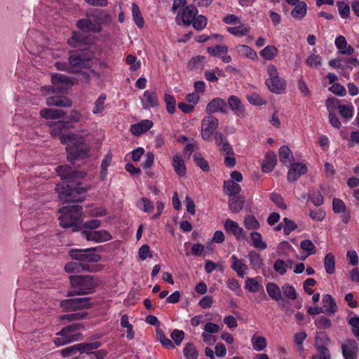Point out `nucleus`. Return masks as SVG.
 <instances>
[{
  "mask_svg": "<svg viewBox=\"0 0 359 359\" xmlns=\"http://www.w3.org/2000/svg\"><path fill=\"white\" fill-rule=\"evenodd\" d=\"M306 64L310 67H317L322 64V57L319 55L311 54L306 60Z\"/></svg>",
  "mask_w": 359,
  "mask_h": 359,
  "instance_id": "052dcab7",
  "label": "nucleus"
},
{
  "mask_svg": "<svg viewBox=\"0 0 359 359\" xmlns=\"http://www.w3.org/2000/svg\"><path fill=\"white\" fill-rule=\"evenodd\" d=\"M237 52L243 56L255 60L257 57V53L247 45H238L236 46Z\"/></svg>",
  "mask_w": 359,
  "mask_h": 359,
  "instance_id": "79ce46f5",
  "label": "nucleus"
},
{
  "mask_svg": "<svg viewBox=\"0 0 359 359\" xmlns=\"http://www.w3.org/2000/svg\"><path fill=\"white\" fill-rule=\"evenodd\" d=\"M323 308L325 313H334L337 311V306L334 299L330 294H324L323 297Z\"/></svg>",
  "mask_w": 359,
  "mask_h": 359,
  "instance_id": "f704fd0d",
  "label": "nucleus"
},
{
  "mask_svg": "<svg viewBox=\"0 0 359 359\" xmlns=\"http://www.w3.org/2000/svg\"><path fill=\"white\" fill-rule=\"evenodd\" d=\"M65 125L62 122L57 123L50 132L51 135L60 136L61 142L66 145L67 157H83L89 151L88 144L86 143L83 137L77 135H62L61 130Z\"/></svg>",
  "mask_w": 359,
  "mask_h": 359,
  "instance_id": "f03ea898",
  "label": "nucleus"
},
{
  "mask_svg": "<svg viewBox=\"0 0 359 359\" xmlns=\"http://www.w3.org/2000/svg\"><path fill=\"white\" fill-rule=\"evenodd\" d=\"M198 13V10L194 6L190 5L187 6L182 11V19L183 22L189 25L191 24Z\"/></svg>",
  "mask_w": 359,
  "mask_h": 359,
  "instance_id": "473e14b6",
  "label": "nucleus"
},
{
  "mask_svg": "<svg viewBox=\"0 0 359 359\" xmlns=\"http://www.w3.org/2000/svg\"><path fill=\"white\" fill-rule=\"evenodd\" d=\"M153 126V122L148 119H144L140 122L133 124L130 126L131 133L136 136H139L147 132Z\"/></svg>",
  "mask_w": 359,
  "mask_h": 359,
  "instance_id": "a878e982",
  "label": "nucleus"
},
{
  "mask_svg": "<svg viewBox=\"0 0 359 359\" xmlns=\"http://www.w3.org/2000/svg\"><path fill=\"white\" fill-rule=\"evenodd\" d=\"M324 267L328 274H333L335 271V258L332 253L328 252L324 258Z\"/></svg>",
  "mask_w": 359,
  "mask_h": 359,
  "instance_id": "a19ab883",
  "label": "nucleus"
},
{
  "mask_svg": "<svg viewBox=\"0 0 359 359\" xmlns=\"http://www.w3.org/2000/svg\"><path fill=\"white\" fill-rule=\"evenodd\" d=\"M293 18L301 20L306 15L307 5L304 1L293 0Z\"/></svg>",
  "mask_w": 359,
  "mask_h": 359,
  "instance_id": "c756f323",
  "label": "nucleus"
},
{
  "mask_svg": "<svg viewBox=\"0 0 359 359\" xmlns=\"http://www.w3.org/2000/svg\"><path fill=\"white\" fill-rule=\"evenodd\" d=\"M276 164L277 158H265L262 164V170L264 172H270Z\"/></svg>",
  "mask_w": 359,
  "mask_h": 359,
  "instance_id": "13d9d810",
  "label": "nucleus"
},
{
  "mask_svg": "<svg viewBox=\"0 0 359 359\" xmlns=\"http://www.w3.org/2000/svg\"><path fill=\"white\" fill-rule=\"evenodd\" d=\"M82 234L86 240L96 243L108 241L112 238L110 233L106 230L83 231Z\"/></svg>",
  "mask_w": 359,
  "mask_h": 359,
  "instance_id": "dca6fc26",
  "label": "nucleus"
},
{
  "mask_svg": "<svg viewBox=\"0 0 359 359\" xmlns=\"http://www.w3.org/2000/svg\"><path fill=\"white\" fill-rule=\"evenodd\" d=\"M332 210L336 214H341V220L346 224L351 221V212L346 207L345 203L340 198H334L332 199Z\"/></svg>",
  "mask_w": 359,
  "mask_h": 359,
  "instance_id": "4468645a",
  "label": "nucleus"
},
{
  "mask_svg": "<svg viewBox=\"0 0 359 359\" xmlns=\"http://www.w3.org/2000/svg\"><path fill=\"white\" fill-rule=\"evenodd\" d=\"M244 226L248 230H257L260 225L259 221L254 215H248L244 218Z\"/></svg>",
  "mask_w": 359,
  "mask_h": 359,
  "instance_id": "49530a36",
  "label": "nucleus"
},
{
  "mask_svg": "<svg viewBox=\"0 0 359 359\" xmlns=\"http://www.w3.org/2000/svg\"><path fill=\"white\" fill-rule=\"evenodd\" d=\"M65 271L68 273H80L83 271L81 270V266L78 262H67L65 266Z\"/></svg>",
  "mask_w": 359,
  "mask_h": 359,
  "instance_id": "69168bd1",
  "label": "nucleus"
},
{
  "mask_svg": "<svg viewBox=\"0 0 359 359\" xmlns=\"http://www.w3.org/2000/svg\"><path fill=\"white\" fill-rule=\"evenodd\" d=\"M56 171L62 180L55 186L59 199L63 203L83 201L90 189V187L81 186V180L85 178L86 173L66 165L57 166Z\"/></svg>",
  "mask_w": 359,
  "mask_h": 359,
  "instance_id": "f257e3e1",
  "label": "nucleus"
},
{
  "mask_svg": "<svg viewBox=\"0 0 359 359\" xmlns=\"http://www.w3.org/2000/svg\"><path fill=\"white\" fill-rule=\"evenodd\" d=\"M40 115L45 119H57L64 115V111L60 109L45 108L40 111Z\"/></svg>",
  "mask_w": 359,
  "mask_h": 359,
  "instance_id": "c9c22d12",
  "label": "nucleus"
},
{
  "mask_svg": "<svg viewBox=\"0 0 359 359\" xmlns=\"http://www.w3.org/2000/svg\"><path fill=\"white\" fill-rule=\"evenodd\" d=\"M136 206L142 211L147 213L151 212L154 209V203L146 197H142L137 203Z\"/></svg>",
  "mask_w": 359,
  "mask_h": 359,
  "instance_id": "ea45409f",
  "label": "nucleus"
},
{
  "mask_svg": "<svg viewBox=\"0 0 359 359\" xmlns=\"http://www.w3.org/2000/svg\"><path fill=\"white\" fill-rule=\"evenodd\" d=\"M85 326L82 323H73L64 327L56 334L58 336L54 339L56 346H61L72 342L81 341L83 335L79 332L84 330Z\"/></svg>",
  "mask_w": 359,
  "mask_h": 359,
  "instance_id": "6e6552de",
  "label": "nucleus"
},
{
  "mask_svg": "<svg viewBox=\"0 0 359 359\" xmlns=\"http://www.w3.org/2000/svg\"><path fill=\"white\" fill-rule=\"evenodd\" d=\"M107 96L105 94H101L97 99L95 101L94 106L92 110L93 114H102L105 108V100Z\"/></svg>",
  "mask_w": 359,
  "mask_h": 359,
  "instance_id": "c03bdc74",
  "label": "nucleus"
},
{
  "mask_svg": "<svg viewBox=\"0 0 359 359\" xmlns=\"http://www.w3.org/2000/svg\"><path fill=\"white\" fill-rule=\"evenodd\" d=\"M92 305L90 297L71 298L60 302V307L65 312L90 309Z\"/></svg>",
  "mask_w": 359,
  "mask_h": 359,
  "instance_id": "9b49d317",
  "label": "nucleus"
},
{
  "mask_svg": "<svg viewBox=\"0 0 359 359\" xmlns=\"http://www.w3.org/2000/svg\"><path fill=\"white\" fill-rule=\"evenodd\" d=\"M96 249L95 248H90L86 249H71L69 250V257L79 262L81 266V270L89 272H96L97 266H92L90 265L91 263H97L101 261V255L96 254Z\"/></svg>",
  "mask_w": 359,
  "mask_h": 359,
  "instance_id": "0eeeda50",
  "label": "nucleus"
},
{
  "mask_svg": "<svg viewBox=\"0 0 359 359\" xmlns=\"http://www.w3.org/2000/svg\"><path fill=\"white\" fill-rule=\"evenodd\" d=\"M231 269L236 271L238 277L243 278L248 270V266L243 259H238L237 256L233 255L231 257Z\"/></svg>",
  "mask_w": 359,
  "mask_h": 359,
  "instance_id": "5701e85b",
  "label": "nucleus"
},
{
  "mask_svg": "<svg viewBox=\"0 0 359 359\" xmlns=\"http://www.w3.org/2000/svg\"><path fill=\"white\" fill-rule=\"evenodd\" d=\"M269 78L266 80V84L269 89L276 93H281L285 89V81L278 76L277 69L273 65L267 67Z\"/></svg>",
  "mask_w": 359,
  "mask_h": 359,
  "instance_id": "9d476101",
  "label": "nucleus"
},
{
  "mask_svg": "<svg viewBox=\"0 0 359 359\" xmlns=\"http://www.w3.org/2000/svg\"><path fill=\"white\" fill-rule=\"evenodd\" d=\"M83 207L73 205L60 209V225L65 228H71L73 232L80 230L83 225Z\"/></svg>",
  "mask_w": 359,
  "mask_h": 359,
  "instance_id": "423d86ee",
  "label": "nucleus"
},
{
  "mask_svg": "<svg viewBox=\"0 0 359 359\" xmlns=\"http://www.w3.org/2000/svg\"><path fill=\"white\" fill-rule=\"evenodd\" d=\"M191 23L194 29L196 30H202L207 25V18L204 15H201L198 17H195Z\"/></svg>",
  "mask_w": 359,
  "mask_h": 359,
  "instance_id": "680f3d73",
  "label": "nucleus"
},
{
  "mask_svg": "<svg viewBox=\"0 0 359 359\" xmlns=\"http://www.w3.org/2000/svg\"><path fill=\"white\" fill-rule=\"evenodd\" d=\"M206 112L210 114L217 112L225 113L226 102L219 97L212 99L206 107Z\"/></svg>",
  "mask_w": 359,
  "mask_h": 359,
  "instance_id": "393cba45",
  "label": "nucleus"
},
{
  "mask_svg": "<svg viewBox=\"0 0 359 359\" xmlns=\"http://www.w3.org/2000/svg\"><path fill=\"white\" fill-rule=\"evenodd\" d=\"M131 11L134 22L139 28H142L144 25V20L139 6L135 3L132 4Z\"/></svg>",
  "mask_w": 359,
  "mask_h": 359,
  "instance_id": "e433bc0d",
  "label": "nucleus"
},
{
  "mask_svg": "<svg viewBox=\"0 0 359 359\" xmlns=\"http://www.w3.org/2000/svg\"><path fill=\"white\" fill-rule=\"evenodd\" d=\"M301 248L306 252V255L299 257L301 260H304L308 256L316 252L315 245L310 240L302 241L300 243Z\"/></svg>",
  "mask_w": 359,
  "mask_h": 359,
  "instance_id": "de8ad7c7",
  "label": "nucleus"
},
{
  "mask_svg": "<svg viewBox=\"0 0 359 359\" xmlns=\"http://www.w3.org/2000/svg\"><path fill=\"white\" fill-rule=\"evenodd\" d=\"M141 103L144 109H150L158 105V99L155 92L145 90L141 98Z\"/></svg>",
  "mask_w": 359,
  "mask_h": 359,
  "instance_id": "b1692460",
  "label": "nucleus"
},
{
  "mask_svg": "<svg viewBox=\"0 0 359 359\" xmlns=\"http://www.w3.org/2000/svg\"><path fill=\"white\" fill-rule=\"evenodd\" d=\"M227 101L230 109L233 111L236 116L240 118L245 117L246 112L244 105L238 97L235 95H231L228 98Z\"/></svg>",
  "mask_w": 359,
  "mask_h": 359,
  "instance_id": "4be33fe9",
  "label": "nucleus"
},
{
  "mask_svg": "<svg viewBox=\"0 0 359 359\" xmlns=\"http://www.w3.org/2000/svg\"><path fill=\"white\" fill-rule=\"evenodd\" d=\"M217 118L212 116H205L201 121V136L205 140H210L218 128Z\"/></svg>",
  "mask_w": 359,
  "mask_h": 359,
  "instance_id": "f8f14e48",
  "label": "nucleus"
},
{
  "mask_svg": "<svg viewBox=\"0 0 359 359\" xmlns=\"http://www.w3.org/2000/svg\"><path fill=\"white\" fill-rule=\"evenodd\" d=\"M277 53L278 50L274 46H267L259 52L260 55L266 60H273Z\"/></svg>",
  "mask_w": 359,
  "mask_h": 359,
  "instance_id": "09e8293b",
  "label": "nucleus"
},
{
  "mask_svg": "<svg viewBox=\"0 0 359 359\" xmlns=\"http://www.w3.org/2000/svg\"><path fill=\"white\" fill-rule=\"evenodd\" d=\"M266 289L269 297L277 301L280 305V299L281 297V290L280 287L274 283H269L266 285Z\"/></svg>",
  "mask_w": 359,
  "mask_h": 359,
  "instance_id": "58836bf2",
  "label": "nucleus"
},
{
  "mask_svg": "<svg viewBox=\"0 0 359 359\" xmlns=\"http://www.w3.org/2000/svg\"><path fill=\"white\" fill-rule=\"evenodd\" d=\"M309 198L311 199L313 205L317 207L320 206L324 202L323 196L318 190L313 191L309 194Z\"/></svg>",
  "mask_w": 359,
  "mask_h": 359,
  "instance_id": "e2e57ef3",
  "label": "nucleus"
},
{
  "mask_svg": "<svg viewBox=\"0 0 359 359\" xmlns=\"http://www.w3.org/2000/svg\"><path fill=\"white\" fill-rule=\"evenodd\" d=\"M164 102L166 104V109L168 112L170 114H174L176 106L175 97L172 95L166 93L164 95Z\"/></svg>",
  "mask_w": 359,
  "mask_h": 359,
  "instance_id": "4d7b16f0",
  "label": "nucleus"
},
{
  "mask_svg": "<svg viewBox=\"0 0 359 359\" xmlns=\"http://www.w3.org/2000/svg\"><path fill=\"white\" fill-rule=\"evenodd\" d=\"M326 212L322 209L319 208L318 210H310L309 216L312 219L315 221L321 222L325 217Z\"/></svg>",
  "mask_w": 359,
  "mask_h": 359,
  "instance_id": "774afa93",
  "label": "nucleus"
},
{
  "mask_svg": "<svg viewBox=\"0 0 359 359\" xmlns=\"http://www.w3.org/2000/svg\"><path fill=\"white\" fill-rule=\"evenodd\" d=\"M183 353L187 359H197L198 356V351L192 343L186 344L183 349Z\"/></svg>",
  "mask_w": 359,
  "mask_h": 359,
  "instance_id": "a18cd8bd",
  "label": "nucleus"
},
{
  "mask_svg": "<svg viewBox=\"0 0 359 359\" xmlns=\"http://www.w3.org/2000/svg\"><path fill=\"white\" fill-rule=\"evenodd\" d=\"M88 19L78 20L77 27L83 31L99 33L102 29L103 25L109 24L111 17L105 10L93 9L87 12Z\"/></svg>",
  "mask_w": 359,
  "mask_h": 359,
  "instance_id": "20e7f679",
  "label": "nucleus"
},
{
  "mask_svg": "<svg viewBox=\"0 0 359 359\" xmlns=\"http://www.w3.org/2000/svg\"><path fill=\"white\" fill-rule=\"evenodd\" d=\"M226 285L229 290L236 294V295L241 296L242 294L243 291L241 287L236 278H229L226 281Z\"/></svg>",
  "mask_w": 359,
  "mask_h": 359,
  "instance_id": "864d4df0",
  "label": "nucleus"
},
{
  "mask_svg": "<svg viewBox=\"0 0 359 359\" xmlns=\"http://www.w3.org/2000/svg\"><path fill=\"white\" fill-rule=\"evenodd\" d=\"M330 342V339L327 337H317L315 344L317 353L312 356V359H331L330 351L327 347Z\"/></svg>",
  "mask_w": 359,
  "mask_h": 359,
  "instance_id": "ddd939ff",
  "label": "nucleus"
},
{
  "mask_svg": "<svg viewBox=\"0 0 359 359\" xmlns=\"http://www.w3.org/2000/svg\"><path fill=\"white\" fill-rule=\"evenodd\" d=\"M253 348L258 351L264 350L266 347V340L264 337L253 336L251 339Z\"/></svg>",
  "mask_w": 359,
  "mask_h": 359,
  "instance_id": "6e6d98bb",
  "label": "nucleus"
},
{
  "mask_svg": "<svg viewBox=\"0 0 359 359\" xmlns=\"http://www.w3.org/2000/svg\"><path fill=\"white\" fill-rule=\"evenodd\" d=\"M252 245L257 249L265 250L267 248L266 243L262 241V234L257 231H252L250 234Z\"/></svg>",
  "mask_w": 359,
  "mask_h": 359,
  "instance_id": "4c0bfd02",
  "label": "nucleus"
},
{
  "mask_svg": "<svg viewBox=\"0 0 359 359\" xmlns=\"http://www.w3.org/2000/svg\"><path fill=\"white\" fill-rule=\"evenodd\" d=\"M226 233L233 234L237 240L246 239V233L236 222L227 219L224 222Z\"/></svg>",
  "mask_w": 359,
  "mask_h": 359,
  "instance_id": "6ab92c4d",
  "label": "nucleus"
},
{
  "mask_svg": "<svg viewBox=\"0 0 359 359\" xmlns=\"http://www.w3.org/2000/svg\"><path fill=\"white\" fill-rule=\"evenodd\" d=\"M339 114L345 118H351L353 115V107L349 105H340L339 107Z\"/></svg>",
  "mask_w": 359,
  "mask_h": 359,
  "instance_id": "bf43d9fd",
  "label": "nucleus"
},
{
  "mask_svg": "<svg viewBox=\"0 0 359 359\" xmlns=\"http://www.w3.org/2000/svg\"><path fill=\"white\" fill-rule=\"evenodd\" d=\"M280 290V306L282 310L290 314L292 305V285L285 284Z\"/></svg>",
  "mask_w": 359,
  "mask_h": 359,
  "instance_id": "f3484780",
  "label": "nucleus"
},
{
  "mask_svg": "<svg viewBox=\"0 0 359 359\" xmlns=\"http://www.w3.org/2000/svg\"><path fill=\"white\" fill-rule=\"evenodd\" d=\"M88 313L86 311L82 312H78V313H68L65 314L60 316V320H67L69 322L74 321V320H79L84 319L87 317Z\"/></svg>",
  "mask_w": 359,
  "mask_h": 359,
  "instance_id": "603ef678",
  "label": "nucleus"
},
{
  "mask_svg": "<svg viewBox=\"0 0 359 359\" xmlns=\"http://www.w3.org/2000/svg\"><path fill=\"white\" fill-rule=\"evenodd\" d=\"M228 32L236 36H243L250 32V27L245 25H241L238 27H229L227 28Z\"/></svg>",
  "mask_w": 359,
  "mask_h": 359,
  "instance_id": "37998d69",
  "label": "nucleus"
},
{
  "mask_svg": "<svg viewBox=\"0 0 359 359\" xmlns=\"http://www.w3.org/2000/svg\"><path fill=\"white\" fill-rule=\"evenodd\" d=\"M156 337H157L158 339L160 341L162 346H164L165 348H168V349L175 348V345H174L173 342L165 336L163 331L157 330L156 331Z\"/></svg>",
  "mask_w": 359,
  "mask_h": 359,
  "instance_id": "5fc2aeb1",
  "label": "nucleus"
},
{
  "mask_svg": "<svg viewBox=\"0 0 359 359\" xmlns=\"http://www.w3.org/2000/svg\"><path fill=\"white\" fill-rule=\"evenodd\" d=\"M46 104L48 106L69 107L72 106V101L66 97L55 95L48 97Z\"/></svg>",
  "mask_w": 359,
  "mask_h": 359,
  "instance_id": "2f4dec72",
  "label": "nucleus"
},
{
  "mask_svg": "<svg viewBox=\"0 0 359 359\" xmlns=\"http://www.w3.org/2000/svg\"><path fill=\"white\" fill-rule=\"evenodd\" d=\"M245 198L241 196H233L229 197V208L233 213L240 212L244 206Z\"/></svg>",
  "mask_w": 359,
  "mask_h": 359,
  "instance_id": "c85d7f7f",
  "label": "nucleus"
},
{
  "mask_svg": "<svg viewBox=\"0 0 359 359\" xmlns=\"http://www.w3.org/2000/svg\"><path fill=\"white\" fill-rule=\"evenodd\" d=\"M83 207L73 205L60 209V225L65 228H71L73 232L80 230L83 225Z\"/></svg>",
  "mask_w": 359,
  "mask_h": 359,
  "instance_id": "39448f33",
  "label": "nucleus"
},
{
  "mask_svg": "<svg viewBox=\"0 0 359 359\" xmlns=\"http://www.w3.org/2000/svg\"><path fill=\"white\" fill-rule=\"evenodd\" d=\"M69 279L73 291H69L67 297L93 294L101 283L97 276L93 275H72Z\"/></svg>",
  "mask_w": 359,
  "mask_h": 359,
  "instance_id": "7ed1b4c3",
  "label": "nucleus"
},
{
  "mask_svg": "<svg viewBox=\"0 0 359 359\" xmlns=\"http://www.w3.org/2000/svg\"><path fill=\"white\" fill-rule=\"evenodd\" d=\"M248 257L251 268L255 271L261 269L262 271L263 275L266 276L265 264L260 254L255 250H250Z\"/></svg>",
  "mask_w": 359,
  "mask_h": 359,
  "instance_id": "412c9836",
  "label": "nucleus"
},
{
  "mask_svg": "<svg viewBox=\"0 0 359 359\" xmlns=\"http://www.w3.org/2000/svg\"><path fill=\"white\" fill-rule=\"evenodd\" d=\"M308 168L306 164L293 161V181L297 180L301 175L306 174Z\"/></svg>",
  "mask_w": 359,
  "mask_h": 359,
  "instance_id": "3c124183",
  "label": "nucleus"
},
{
  "mask_svg": "<svg viewBox=\"0 0 359 359\" xmlns=\"http://www.w3.org/2000/svg\"><path fill=\"white\" fill-rule=\"evenodd\" d=\"M52 86H43L41 88V92L46 93H64L73 85L71 79L62 74H55L51 77Z\"/></svg>",
  "mask_w": 359,
  "mask_h": 359,
  "instance_id": "1a4fd4ad",
  "label": "nucleus"
},
{
  "mask_svg": "<svg viewBox=\"0 0 359 359\" xmlns=\"http://www.w3.org/2000/svg\"><path fill=\"white\" fill-rule=\"evenodd\" d=\"M101 346L102 343L100 341L77 344L78 351L81 353H85L91 355H93V351L99 348Z\"/></svg>",
  "mask_w": 359,
  "mask_h": 359,
  "instance_id": "72a5a7b5",
  "label": "nucleus"
},
{
  "mask_svg": "<svg viewBox=\"0 0 359 359\" xmlns=\"http://www.w3.org/2000/svg\"><path fill=\"white\" fill-rule=\"evenodd\" d=\"M316 325L318 329H328L332 325V322L330 318L325 317V316H320L318 318H317L315 320Z\"/></svg>",
  "mask_w": 359,
  "mask_h": 359,
  "instance_id": "0e129e2a",
  "label": "nucleus"
},
{
  "mask_svg": "<svg viewBox=\"0 0 359 359\" xmlns=\"http://www.w3.org/2000/svg\"><path fill=\"white\" fill-rule=\"evenodd\" d=\"M341 351L344 359H357L358 344L354 339H347L341 345Z\"/></svg>",
  "mask_w": 359,
  "mask_h": 359,
  "instance_id": "2eb2a0df",
  "label": "nucleus"
},
{
  "mask_svg": "<svg viewBox=\"0 0 359 359\" xmlns=\"http://www.w3.org/2000/svg\"><path fill=\"white\" fill-rule=\"evenodd\" d=\"M172 165L176 173L183 177L187 173V168L183 158H172Z\"/></svg>",
  "mask_w": 359,
  "mask_h": 359,
  "instance_id": "8fccbe9b",
  "label": "nucleus"
},
{
  "mask_svg": "<svg viewBox=\"0 0 359 359\" xmlns=\"http://www.w3.org/2000/svg\"><path fill=\"white\" fill-rule=\"evenodd\" d=\"M335 46L341 54L351 55L354 53L353 48L348 45L344 36L340 35L336 38Z\"/></svg>",
  "mask_w": 359,
  "mask_h": 359,
  "instance_id": "cd10ccee",
  "label": "nucleus"
},
{
  "mask_svg": "<svg viewBox=\"0 0 359 359\" xmlns=\"http://www.w3.org/2000/svg\"><path fill=\"white\" fill-rule=\"evenodd\" d=\"M245 288L251 292H257L259 290L260 285L254 278H248L245 280Z\"/></svg>",
  "mask_w": 359,
  "mask_h": 359,
  "instance_id": "338daca9",
  "label": "nucleus"
},
{
  "mask_svg": "<svg viewBox=\"0 0 359 359\" xmlns=\"http://www.w3.org/2000/svg\"><path fill=\"white\" fill-rule=\"evenodd\" d=\"M90 57L79 54L71 55L69 57V65L71 67V72H78L79 69L88 67Z\"/></svg>",
  "mask_w": 359,
  "mask_h": 359,
  "instance_id": "a211bd4d",
  "label": "nucleus"
},
{
  "mask_svg": "<svg viewBox=\"0 0 359 359\" xmlns=\"http://www.w3.org/2000/svg\"><path fill=\"white\" fill-rule=\"evenodd\" d=\"M215 143L217 148L223 152L224 155L229 157L233 154V149L227 141V139L221 133L217 134L215 136Z\"/></svg>",
  "mask_w": 359,
  "mask_h": 359,
  "instance_id": "bb28decb",
  "label": "nucleus"
},
{
  "mask_svg": "<svg viewBox=\"0 0 359 359\" xmlns=\"http://www.w3.org/2000/svg\"><path fill=\"white\" fill-rule=\"evenodd\" d=\"M228 46L226 45H218L207 48V51L210 55L221 58L225 63H229L232 60L231 55H228Z\"/></svg>",
  "mask_w": 359,
  "mask_h": 359,
  "instance_id": "aec40b11",
  "label": "nucleus"
},
{
  "mask_svg": "<svg viewBox=\"0 0 359 359\" xmlns=\"http://www.w3.org/2000/svg\"><path fill=\"white\" fill-rule=\"evenodd\" d=\"M224 193L229 197L239 196L241 191V187L233 180H225L224 182Z\"/></svg>",
  "mask_w": 359,
  "mask_h": 359,
  "instance_id": "7c9ffc66",
  "label": "nucleus"
}]
</instances>
